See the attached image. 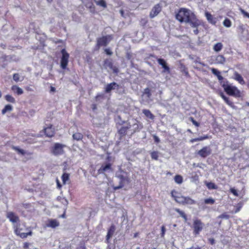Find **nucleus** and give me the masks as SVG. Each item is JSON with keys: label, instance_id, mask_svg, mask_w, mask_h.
Instances as JSON below:
<instances>
[{"label": "nucleus", "instance_id": "nucleus-1", "mask_svg": "<svg viewBox=\"0 0 249 249\" xmlns=\"http://www.w3.org/2000/svg\"><path fill=\"white\" fill-rule=\"evenodd\" d=\"M14 233L17 236L22 239L27 237L28 236H31L33 232L30 227H27L25 223H20L19 222L13 225Z\"/></svg>", "mask_w": 249, "mask_h": 249}, {"label": "nucleus", "instance_id": "nucleus-2", "mask_svg": "<svg viewBox=\"0 0 249 249\" xmlns=\"http://www.w3.org/2000/svg\"><path fill=\"white\" fill-rule=\"evenodd\" d=\"M220 85L228 95L236 98L241 96L240 90L236 87L230 84L227 79H225L224 81L221 82Z\"/></svg>", "mask_w": 249, "mask_h": 249}, {"label": "nucleus", "instance_id": "nucleus-3", "mask_svg": "<svg viewBox=\"0 0 249 249\" xmlns=\"http://www.w3.org/2000/svg\"><path fill=\"white\" fill-rule=\"evenodd\" d=\"M176 18L180 22H185L188 23L192 27L196 28V29L194 30V34L195 35L198 34L197 27L201 24V22L196 18V17H176Z\"/></svg>", "mask_w": 249, "mask_h": 249}, {"label": "nucleus", "instance_id": "nucleus-4", "mask_svg": "<svg viewBox=\"0 0 249 249\" xmlns=\"http://www.w3.org/2000/svg\"><path fill=\"white\" fill-rule=\"evenodd\" d=\"M112 39L111 35H107L97 38L94 50L98 51L101 47H106Z\"/></svg>", "mask_w": 249, "mask_h": 249}, {"label": "nucleus", "instance_id": "nucleus-5", "mask_svg": "<svg viewBox=\"0 0 249 249\" xmlns=\"http://www.w3.org/2000/svg\"><path fill=\"white\" fill-rule=\"evenodd\" d=\"M204 227V224L200 219L198 218L194 219L192 226L194 235L196 236L199 234L200 232L203 230Z\"/></svg>", "mask_w": 249, "mask_h": 249}, {"label": "nucleus", "instance_id": "nucleus-6", "mask_svg": "<svg viewBox=\"0 0 249 249\" xmlns=\"http://www.w3.org/2000/svg\"><path fill=\"white\" fill-rule=\"evenodd\" d=\"M61 53L62 54V56L60 59V66L62 69L65 70L67 67L70 55L65 49H62Z\"/></svg>", "mask_w": 249, "mask_h": 249}, {"label": "nucleus", "instance_id": "nucleus-7", "mask_svg": "<svg viewBox=\"0 0 249 249\" xmlns=\"http://www.w3.org/2000/svg\"><path fill=\"white\" fill-rule=\"evenodd\" d=\"M65 145L59 143H55L52 147L51 152L55 156L62 155L64 153V147Z\"/></svg>", "mask_w": 249, "mask_h": 249}, {"label": "nucleus", "instance_id": "nucleus-8", "mask_svg": "<svg viewBox=\"0 0 249 249\" xmlns=\"http://www.w3.org/2000/svg\"><path fill=\"white\" fill-rule=\"evenodd\" d=\"M212 150L209 146H203L196 154L202 158L205 159L211 155Z\"/></svg>", "mask_w": 249, "mask_h": 249}, {"label": "nucleus", "instance_id": "nucleus-9", "mask_svg": "<svg viewBox=\"0 0 249 249\" xmlns=\"http://www.w3.org/2000/svg\"><path fill=\"white\" fill-rule=\"evenodd\" d=\"M171 196L177 203L182 205L184 204L185 196H181L180 193L175 190L171 191Z\"/></svg>", "mask_w": 249, "mask_h": 249}, {"label": "nucleus", "instance_id": "nucleus-10", "mask_svg": "<svg viewBox=\"0 0 249 249\" xmlns=\"http://www.w3.org/2000/svg\"><path fill=\"white\" fill-rule=\"evenodd\" d=\"M46 137L52 138L55 135V129L53 124H49L47 126L45 127L42 130Z\"/></svg>", "mask_w": 249, "mask_h": 249}, {"label": "nucleus", "instance_id": "nucleus-11", "mask_svg": "<svg viewBox=\"0 0 249 249\" xmlns=\"http://www.w3.org/2000/svg\"><path fill=\"white\" fill-rule=\"evenodd\" d=\"M6 217L14 224L18 223L20 221L18 216L13 212H8L6 213Z\"/></svg>", "mask_w": 249, "mask_h": 249}, {"label": "nucleus", "instance_id": "nucleus-12", "mask_svg": "<svg viewBox=\"0 0 249 249\" xmlns=\"http://www.w3.org/2000/svg\"><path fill=\"white\" fill-rule=\"evenodd\" d=\"M157 62L158 64L162 66L163 69L162 71L163 72H166L167 73H170L171 70L169 67L168 66L166 61L163 58H157Z\"/></svg>", "mask_w": 249, "mask_h": 249}, {"label": "nucleus", "instance_id": "nucleus-13", "mask_svg": "<svg viewBox=\"0 0 249 249\" xmlns=\"http://www.w3.org/2000/svg\"><path fill=\"white\" fill-rule=\"evenodd\" d=\"M157 62L158 64L162 66L163 69L162 71L163 72H166L167 73H170L171 70L169 67L168 66L166 61L163 58H157Z\"/></svg>", "mask_w": 249, "mask_h": 249}, {"label": "nucleus", "instance_id": "nucleus-14", "mask_svg": "<svg viewBox=\"0 0 249 249\" xmlns=\"http://www.w3.org/2000/svg\"><path fill=\"white\" fill-rule=\"evenodd\" d=\"M120 86L116 82H113L109 84H107L105 88V92L107 93L110 92L112 90L115 89H119Z\"/></svg>", "mask_w": 249, "mask_h": 249}, {"label": "nucleus", "instance_id": "nucleus-15", "mask_svg": "<svg viewBox=\"0 0 249 249\" xmlns=\"http://www.w3.org/2000/svg\"><path fill=\"white\" fill-rule=\"evenodd\" d=\"M116 230L115 226L114 224H112L107 230V234L106 237V242L107 243H109L110 242V239L112 237L114 234Z\"/></svg>", "mask_w": 249, "mask_h": 249}, {"label": "nucleus", "instance_id": "nucleus-16", "mask_svg": "<svg viewBox=\"0 0 249 249\" xmlns=\"http://www.w3.org/2000/svg\"><path fill=\"white\" fill-rule=\"evenodd\" d=\"M83 4L88 8L90 11L93 13L95 11V7L93 4V1L95 0H81Z\"/></svg>", "mask_w": 249, "mask_h": 249}, {"label": "nucleus", "instance_id": "nucleus-17", "mask_svg": "<svg viewBox=\"0 0 249 249\" xmlns=\"http://www.w3.org/2000/svg\"><path fill=\"white\" fill-rule=\"evenodd\" d=\"M60 224L59 221L55 219H49L47 220L46 223L47 227L52 228L54 229L59 226Z\"/></svg>", "mask_w": 249, "mask_h": 249}, {"label": "nucleus", "instance_id": "nucleus-18", "mask_svg": "<svg viewBox=\"0 0 249 249\" xmlns=\"http://www.w3.org/2000/svg\"><path fill=\"white\" fill-rule=\"evenodd\" d=\"M111 164L110 163H107L106 164H103L101 165L100 168L98 170V173L99 174H103L105 172H107L108 170L112 171Z\"/></svg>", "mask_w": 249, "mask_h": 249}, {"label": "nucleus", "instance_id": "nucleus-19", "mask_svg": "<svg viewBox=\"0 0 249 249\" xmlns=\"http://www.w3.org/2000/svg\"><path fill=\"white\" fill-rule=\"evenodd\" d=\"M131 125L130 124L128 126H122L120 129L118 130V133L120 136V139L124 137L127 132L128 130L130 128Z\"/></svg>", "mask_w": 249, "mask_h": 249}, {"label": "nucleus", "instance_id": "nucleus-20", "mask_svg": "<svg viewBox=\"0 0 249 249\" xmlns=\"http://www.w3.org/2000/svg\"><path fill=\"white\" fill-rule=\"evenodd\" d=\"M21 208L26 210L27 212L31 213L34 211V209L30 203H23L20 205Z\"/></svg>", "mask_w": 249, "mask_h": 249}, {"label": "nucleus", "instance_id": "nucleus-21", "mask_svg": "<svg viewBox=\"0 0 249 249\" xmlns=\"http://www.w3.org/2000/svg\"><path fill=\"white\" fill-rule=\"evenodd\" d=\"M233 78L242 85L245 84V82L243 77L237 71L234 72Z\"/></svg>", "mask_w": 249, "mask_h": 249}, {"label": "nucleus", "instance_id": "nucleus-22", "mask_svg": "<svg viewBox=\"0 0 249 249\" xmlns=\"http://www.w3.org/2000/svg\"><path fill=\"white\" fill-rule=\"evenodd\" d=\"M161 10V6L160 4H158L156 5L152 9L150 16H157L158 15Z\"/></svg>", "mask_w": 249, "mask_h": 249}, {"label": "nucleus", "instance_id": "nucleus-23", "mask_svg": "<svg viewBox=\"0 0 249 249\" xmlns=\"http://www.w3.org/2000/svg\"><path fill=\"white\" fill-rule=\"evenodd\" d=\"M192 12L186 8H181L176 16H190Z\"/></svg>", "mask_w": 249, "mask_h": 249}, {"label": "nucleus", "instance_id": "nucleus-24", "mask_svg": "<svg viewBox=\"0 0 249 249\" xmlns=\"http://www.w3.org/2000/svg\"><path fill=\"white\" fill-rule=\"evenodd\" d=\"M179 69L180 71L182 73H183L187 77H189L190 76L189 73L188 72V68L185 66V65L184 64L180 63Z\"/></svg>", "mask_w": 249, "mask_h": 249}, {"label": "nucleus", "instance_id": "nucleus-25", "mask_svg": "<svg viewBox=\"0 0 249 249\" xmlns=\"http://www.w3.org/2000/svg\"><path fill=\"white\" fill-rule=\"evenodd\" d=\"M211 71L213 74L217 76L220 83L222 81H225V80H224L223 76L221 75L220 71H218L217 70H216L215 68H212L211 69Z\"/></svg>", "mask_w": 249, "mask_h": 249}, {"label": "nucleus", "instance_id": "nucleus-26", "mask_svg": "<svg viewBox=\"0 0 249 249\" xmlns=\"http://www.w3.org/2000/svg\"><path fill=\"white\" fill-rule=\"evenodd\" d=\"M215 63L218 64H224L226 62V58L223 55L219 54L215 58Z\"/></svg>", "mask_w": 249, "mask_h": 249}, {"label": "nucleus", "instance_id": "nucleus-27", "mask_svg": "<svg viewBox=\"0 0 249 249\" xmlns=\"http://www.w3.org/2000/svg\"><path fill=\"white\" fill-rule=\"evenodd\" d=\"M11 90L18 95H21L23 93V90L17 85H13L11 87Z\"/></svg>", "mask_w": 249, "mask_h": 249}, {"label": "nucleus", "instance_id": "nucleus-28", "mask_svg": "<svg viewBox=\"0 0 249 249\" xmlns=\"http://www.w3.org/2000/svg\"><path fill=\"white\" fill-rule=\"evenodd\" d=\"M220 96L225 101L227 104H228L229 106L231 107H234V105L233 103L230 100L229 98L226 97L223 93H221Z\"/></svg>", "mask_w": 249, "mask_h": 249}, {"label": "nucleus", "instance_id": "nucleus-29", "mask_svg": "<svg viewBox=\"0 0 249 249\" xmlns=\"http://www.w3.org/2000/svg\"><path fill=\"white\" fill-rule=\"evenodd\" d=\"M209 138V136L208 135H205L204 136H200L198 138H194L191 140H190V142L191 143H193L194 142H197V141H201L204 140H206Z\"/></svg>", "mask_w": 249, "mask_h": 249}, {"label": "nucleus", "instance_id": "nucleus-30", "mask_svg": "<svg viewBox=\"0 0 249 249\" xmlns=\"http://www.w3.org/2000/svg\"><path fill=\"white\" fill-rule=\"evenodd\" d=\"M142 113L145 115V116L151 120H153L154 119V115L151 112V111L146 109H144L142 110Z\"/></svg>", "mask_w": 249, "mask_h": 249}, {"label": "nucleus", "instance_id": "nucleus-31", "mask_svg": "<svg viewBox=\"0 0 249 249\" xmlns=\"http://www.w3.org/2000/svg\"><path fill=\"white\" fill-rule=\"evenodd\" d=\"M196 203V202L195 200L192 199L191 197L188 196H185L184 201V204L183 205H193Z\"/></svg>", "mask_w": 249, "mask_h": 249}, {"label": "nucleus", "instance_id": "nucleus-32", "mask_svg": "<svg viewBox=\"0 0 249 249\" xmlns=\"http://www.w3.org/2000/svg\"><path fill=\"white\" fill-rule=\"evenodd\" d=\"M94 2L96 3L97 5L99 6L104 9L106 8L107 7V3L105 0H95Z\"/></svg>", "mask_w": 249, "mask_h": 249}, {"label": "nucleus", "instance_id": "nucleus-33", "mask_svg": "<svg viewBox=\"0 0 249 249\" xmlns=\"http://www.w3.org/2000/svg\"><path fill=\"white\" fill-rule=\"evenodd\" d=\"M61 179L63 184H66V182L70 180V174L67 173H64L61 177Z\"/></svg>", "mask_w": 249, "mask_h": 249}, {"label": "nucleus", "instance_id": "nucleus-34", "mask_svg": "<svg viewBox=\"0 0 249 249\" xmlns=\"http://www.w3.org/2000/svg\"><path fill=\"white\" fill-rule=\"evenodd\" d=\"M72 138L77 141H81L83 138V135L81 133L76 132L72 135Z\"/></svg>", "mask_w": 249, "mask_h": 249}, {"label": "nucleus", "instance_id": "nucleus-35", "mask_svg": "<svg viewBox=\"0 0 249 249\" xmlns=\"http://www.w3.org/2000/svg\"><path fill=\"white\" fill-rule=\"evenodd\" d=\"M13 110V107L10 105H6L1 110L2 114H5L7 112H10Z\"/></svg>", "mask_w": 249, "mask_h": 249}, {"label": "nucleus", "instance_id": "nucleus-36", "mask_svg": "<svg viewBox=\"0 0 249 249\" xmlns=\"http://www.w3.org/2000/svg\"><path fill=\"white\" fill-rule=\"evenodd\" d=\"M223 46L222 43L218 42L213 46V49L215 52H218L222 50Z\"/></svg>", "mask_w": 249, "mask_h": 249}, {"label": "nucleus", "instance_id": "nucleus-37", "mask_svg": "<svg viewBox=\"0 0 249 249\" xmlns=\"http://www.w3.org/2000/svg\"><path fill=\"white\" fill-rule=\"evenodd\" d=\"M104 66L105 68L107 67H109L110 69H113V63L111 60L108 59H106L104 61Z\"/></svg>", "mask_w": 249, "mask_h": 249}, {"label": "nucleus", "instance_id": "nucleus-38", "mask_svg": "<svg viewBox=\"0 0 249 249\" xmlns=\"http://www.w3.org/2000/svg\"><path fill=\"white\" fill-rule=\"evenodd\" d=\"M174 180L177 184H180L183 182V178L181 175H177L174 177Z\"/></svg>", "mask_w": 249, "mask_h": 249}, {"label": "nucleus", "instance_id": "nucleus-39", "mask_svg": "<svg viewBox=\"0 0 249 249\" xmlns=\"http://www.w3.org/2000/svg\"><path fill=\"white\" fill-rule=\"evenodd\" d=\"M5 99L8 102L11 103H16V100L11 95L7 94L4 97Z\"/></svg>", "mask_w": 249, "mask_h": 249}, {"label": "nucleus", "instance_id": "nucleus-40", "mask_svg": "<svg viewBox=\"0 0 249 249\" xmlns=\"http://www.w3.org/2000/svg\"><path fill=\"white\" fill-rule=\"evenodd\" d=\"M175 211L179 214V215L184 219L185 221H187V215L183 211L180 210L178 208H176L175 209Z\"/></svg>", "mask_w": 249, "mask_h": 249}, {"label": "nucleus", "instance_id": "nucleus-41", "mask_svg": "<svg viewBox=\"0 0 249 249\" xmlns=\"http://www.w3.org/2000/svg\"><path fill=\"white\" fill-rule=\"evenodd\" d=\"M12 148L13 150L16 151L18 154H20L22 155H24L26 154V152L24 150L17 146H13Z\"/></svg>", "mask_w": 249, "mask_h": 249}, {"label": "nucleus", "instance_id": "nucleus-42", "mask_svg": "<svg viewBox=\"0 0 249 249\" xmlns=\"http://www.w3.org/2000/svg\"><path fill=\"white\" fill-rule=\"evenodd\" d=\"M207 188L210 189H216L217 188V186L213 182H208L206 184Z\"/></svg>", "mask_w": 249, "mask_h": 249}, {"label": "nucleus", "instance_id": "nucleus-43", "mask_svg": "<svg viewBox=\"0 0 249 249\" xmlns=\"http://www.w3.org/2000/svg\"><path fill=\"white\" fill-rule=\"evenodd\" d=\"M204 203H205V204H206L213 205L215 203V200L212 197H210L208 198L205 199Z\"/></svg>", "mask_w": 249, "mask_h": 249}, {"label": "nucleus", "instance_id": "nucleus-44", "mask_svg": "<svg viewBox=\"0 0 249 249\" xmlns=\"http://www.w3.org/2000/svg\"><path fill=\"white\" fill-rule=\"evenodd\" d=\"M151 158L155 160H157L159 158V153L157 151H153L151 153Z\"/></svg>", "mask_w": 249, "mask_h": 249}, {"label": "nucleus", "instance_id": "nucleus-45", "mask_svg": "<svg viewBox=\"0 0 249 249\" xmlns=\"http://www.w3.org/2000/svg\"><path fill=\"white\" fill-rule=\"evenodd\" d=\"M134 125H136V127H135V129L134 131V132H136L137 131H139L140 129H142V126L141 124H140V123L138 121H137V123H135Z\"/></svg>", "mask_w": 249, "mask_h": 249}, {"label": "nucleus", "instance_id": "nucleus-46", "mask_svg": "<svg viewBox=\"0 0 249 249\" xmlns=\"http://www.w3.org/2000/svg\"><path fill=\"white\" fill-rule=\"evenodd\" d=\"M189 120L191 121V122L193 124H194L196 126V127H198L200 125V124L196 122L193 117H190L189 118Z\"/></svg>", "mask_w": 249, "mask_h": 249}, {"label": "nucleus", "instance_id": "nucleus-47", "mask_svg": "<svg viewBox=\"0 0 249 249\" xmlns=\"http://www.w3.org/2000/svg\"><path fill=\"white\" fill-rule=\"evenodd\" d=\"M223 24L226 27H230L231 26V22L230 19L226 18L223 21Z\"/></svg>", "mask_w": 249, "mask_h": 249}, {"label": "nucleus", "instance_id": "nucleus-48", "mask_svg": "<svg viewBox=\"0 0 249 249\" xmlns=\"http://www.w3.org/2000/svg\"><path fill=\"white\" fill-rule=\"evenodd\" d=\"M144 94L146 95L148 98H150L151 96L150 89L148 88L145 89L144 91Z\"/></svg>", "mask_w": 249, "mask_h": 249}, {"label": "nucleus", "instance_id": "nucleus-49", "mask_svg": "<svg viewBox=\"0 0 249 249\" xmlns=\"http://www.w3.org/2000/svg\"><path fill=\"white\" fill-rule=\"evenodd\" d=\"M13 79L16 82H18L19 81V75L18 73H14L13 75Z\"/></svg>", "mask_w": 249, "mask_h": 249}, {"label": "nucleus", "instance_id": "nucleus-50", "mask_svg": "<svg viewBox=\"0 0 249 249\" xmlns=\"http://www.w3.org/2000/svg\"><path fill=\"white\" fill-rule=\"evenodd\" d=\"M124 186V183H119V185L118 186L113 187V190L116 191V190H117L122 188Z\"/></svg>", "mask_w": 249, "mask_h": 249}, {"label": "nucleus", "instance_id": "nucleus-51", "mask_svg": "<svg viewBox=\"0 0 249 249\" xmlns=\"http://www.w3.org/2000/svg\"><path fill=\"white\" fill-rule=\"evenodd\" d=\"M105 53L108 55H111L113 53L111 50L109 48H106L104 49Z\"/></svg>", "mask_w": 249, "mask_h": 249}, {"label": "nucleus", "instance_id": "nucleus-52", "mask_svg": "<svg viewBox=\"0 0 249 249\" xmlns=\"http://www.w3.org/2000/svg\"><path fill=\"white\" fill-rule=\"evenodd\" d=\"M230 191L231 193H232L233 194V195L234 196H238V194L237 191L234 188H231Z\"/></svg>", "mask_w": 249, "mask_h": 249}, {"label": "nucleus", "instance_id": "nucleus-53", "mask_svg": "<svg viewBox=\"0 0 249 249\" xmlns=\"http://www.w3.org/2000/svg\"><path fill=\"white\" fill-rule=\"evenodd\" d=\"M125 177L123 175H119L118 176V178L120 179V181L119 183H124V179Z\"/></svg>", "mask_w": 249, "mask_h": 249}, {"label": "nucleus", "instance_id": "nucleus-54", "mask_svg": "<svg viewBox=\"0 0 249 249\" xmlns=\"http://www.w3.org/2000/svg\"><path fill=\"white\" fill-rule=\"evenodd\" d=\"M208 241H209V243L212 245H213L215 244V240L213 238H209Z\"/></svg>", "mask_w": 249, "mask_h": 249}, {"label": "nucleus", "instance_id": "nucleus-55", "mask_svg": "<svg viewBox=\"0 0 249 249\" xmlns=\"http://www.w3.org/2000/svg\"><path fill=\"white\" fill-rule=\"evenodd\" d=\"M153 138H154V141H155V142L156 143H159L160 142V139L156 135H154L153 136Z\"/></svg>", "mask_w": 249, "mask_h": 249}, {"label": "nucleus", "instance_id": "nucleus-56", "mask_svg": "<svg viewBox=\"0 0 249 249\" xmlns=\"http://www.w3.org/2000/svg\"><path fill=\"white\" fill-rule=\"evenodd\" d=\"M165 226H162L161 227V236L162 237H163L164 234H165Z\"/></svg>", "mask_w": 249, "mask_h": 249}, {"label": "nucleus", "instance_id": "nucleus-57", "mask_svg": "<svg viewBox=\"0 0 249 249\" xmlns=\"http://www.w3.org/2000/svg\"><path fill=\"white\" fill-rule=\"evenodd\" d=\"M30 244L28 242H24L23 245V248L24 249H28L29 247Z\"/></svg>", "mask_w": 249, "mask_h": 249}, {"label": "nucleus", "instance_id": "nucleus-58", "mask_svg": "<svg viewBox=\"0 0 249 249\" xmlns=\"http://www.w3.org/2000/svg\"><path fill=\"white\" fill-rule=\"evenodd\" d=\"M147 22V20H145V19H142L141 21H140V24L142 26H144L146 23Z\"/></svg>", "mask_w": 249, "mask_h": 249}, {"label": "nucleus", "instance_id": "nucleus-59", "mask_svg": "<svg viewBox=\"0 0 249 249\" xmlns=\"http://www.w3.org/2000/svg\"><path fill=\"white\" fill-rule=\"evenodd\" d=\"M131 181L130 178L128 177H125L124 179V184L126 182L129 183Z\"/></svg>", "mask_w": 249, "mask_h": 249}, {"label": "nucleus", "instance_id": "nucleus-60", "mask_svg": "<svg viewBox=\"0 0 249 249\" xmlns=\"http://www.w3.org/2000/svg\"><path fill=\"white\" fill-rule=\"evenodd\" d=\"M56 184L57 188H58L59 189H61L62 188V185L61 184L58 179H56Z\"/></svg>", "mask_w": 249, "mask_h": 249}, {"label": "nucleus", "instance_id": "nucleus-61", "mask_svg": "<svg viewBox=\"0 0 249 249\" xmlns=\"http://www.w3.org/2000/svg\"><path fill=\"white\" fill-rule=\"evenodd\" d=\"M91 108H92L93 110H96L97 109V106H96V105L95 104H92Z\"/></svg>", "mask_w": 249, "mask_h": 249}, {"label": "nucleus", "instance_id": "nucleus-62", "mask_svg": "<svg viewBox=\"0 0 249 249\" xmlns=\"http://www.w3.org/2000/svg\"><path fill=\"white\" fill-rule=\"evenodd\" d=\"M111 69L113 70V72L115 73H117L118 72V68L115 67L113 66V69Z\"/></svg>", "mask_w": 249, "mask_h": 249}, {"label": "nucleus", "instance_id": "nucleus-63", "mask_svg": "<svg viewBox=\"0 0 249 249\" xmlns=\"http://www.w3.org/2000/svg\"><path fill=\"white\" fill-rule=\"evenodd\" d=\"M240 10L241 11V13L242 14L244 15L245 16H249V14H248L247 13H246L244 10H243L242 9H240Z\"/></svg>", "mask_w": 249, "mask_h": 249}, {"label": "nucleus", "instance_id": "nucleus-64", "mask_svg": "<svg viewBox=\"0 0 249 249\" xmlns=\"http://www.w3.org/2000/svg\"><path fill=\"white\" fill-rule=\"evenodd\" d=\"M76 249H86V246L83 245L76 248Z\"/></svg>", "mask_w": 249, "mask_h": 249}]
</instances>
